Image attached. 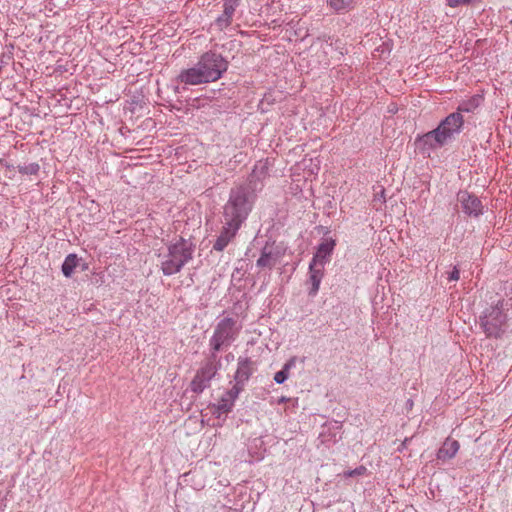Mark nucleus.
<instances>
[{"instance_id":"obj_7","label":"nucleus","mask_w":512,"mask_h":512,"mask_svg":"<svg viewBox=\"0 0 512 512\" xmlns=\"http://www.w3.org/2000/svg\"><path fill=\"white\" fill-rule=\"evenodd\" d=\"M506 316L498 308H493L482 319V327L489 337H498L502 331Z\"/></svg>"},{"instance_id":"obj_5","label":"nucleus","mask_w":512,"mask_h":512,"mask_svg":"<svg viewBox=\"0 0 512 512\" xmlns=\"http://www.w3.org/2000/svg\"><path fill=\"white\" fill-rule=\"evenodd\" d=\"M239 329L236 327V322L232 318H224L218 324L214 331L213 336L210 339V345L212 349L217 352L221 347L231 340H233L238 334Z\"/></svg>"},{"instance_id":"obj_8","label":"nucleus","mask_w":512,"mask_h":512,"mask_svg":"<svg viewBox=\"0 0 512 512\" xmlns=\"http://www.w3.org/2000/svg\"><path fill=\"white\" fill-rule=\"evenodd\" d=\"M458 199L462 204L465 213L469 215L478 216L482 212L481 201L467 192H460Z\"/></svg>"},{"instance_id":"obj_13","label":"nucleus","mask_w":512,"mask_h":512,"mask_svg":"<svg viewBox=\"0 0 512 512\" xmlns=\"http://www.w3.org/2000/svg\"><path fill=\"white\" fill-rule=\"evenodd\" d=\"M253 371V363L250 359L240 360L236 371L235 379L237 382L242 383L249 379Z\"/></svg>"},{"instance_id":"obj_12","label":"nucleus","mask_w":512,"mask_h":512,"mask_svg":"<svg viewBox=\"0 0 512 512\" xmlns=\"http://www.w3.org/2000/svg\"><path fill=\"white\" fill-rule=\"evenodd\" d=\"M324 265L311 262L309 265V274L312 288L310 295L314 296L319 290V286L323 277Z\"/></svg>"},{"instance_id":"obj_2","label":"nucleus","mask_w":512,"mask_h":512,"mask_svg":"<svg viewBox=\"0 0 512 512\" xmlns=\"http://www.w3.org/2000/svg\"><path fill=\"white\" fill-rule=\"evenodd\" d=\"M464 125V118L460 112L449 114L438 127L415 140L416 147L422 153H429L448 143L456 134H459Z\"/></svg>"},{"instance_id":"obj_19","label":"nucleus","mask_w":512,"mask_h":512,"mask_svg":"<svg viewBox=\"0 0 512 512\" xmlns=\"http://www.w3.org/2000/svg\"><path fill=\"white\" fill-rule=\"evenodd\" d=\"M39 165L37 163H31L19 169L20 173L24 174H36L39 171Z\"/></svg>"},{"instance_id":"obj_14","label":"nucleus","mask_w":512,"mask_h":512,"mask_svg":"<svg viewBox=\"0 0 512 512\" xmlns=\"http://www.w3.org/2000/svg\"><path fill=\"white\" fill-rule=\"evenodd\" d=\"M277 262V258L273 255L271 251H268L267 247H265L262 251L260 258L257 260V265L260 267H268L272 268Z\"/></svg>"},{"instance_id":"obj_18","label":"nucleus","mask_w":512,"mask_h":512,"mask_svg":"<svg viewBox=\"0 0 512 512\" xmlns=\"http://www.w3.org/2000/svg\"><path fill=\"white\" fill-rule=\"evenodd\" d=\"M367 472H368L367 468L364 465H360V466L356 467L353 470L345 471L342 474V476L344 478L356 477V476H364V475L367 474Z\"/></svg>"},{"instance_id":"obj_24","label":"nucleus","mask_w":512,"mask_h":512,"mask_svg":"<svg viewBox=\"0 0 512 512\" xmlns=\"http://www.w3.org/2000/svg\"><path fill=\"white\" fill-rule=\"evenodd\" d=\"M286 400H287V399H286L285 397H282V398H280L279 402H280V403H282V402H284V401H286Z\"/></svg>"},{"instance_id":"obj_20","label":"nucleus","mask_w":512,"mask_h":512,"mask_svg":"<svg viewBox=\"0 0 512 512\" xmlns=\"http://www.w3.org/2000/svg\"><path fill=\"white\" fill-rule=\"evenodd\" d=\"M471 0H448L447 1V5L452 7V8H455V7H458L460 5H465V4H468L470 3Z\"/></svg>"},{"instance_id":"obj_1","label":"nucleus","mask_w":512,"mask_h":512,"mask_svg":"<svg viewBox=\"0 0 512 512\" xmlns=\"http://www.w3.org/2000/svg\"><path fill=\"white\" fill-rule=\"evenodd\" d=\"M228 69V62L214 52L204 53L196 66L181 71L178 80L186 85H200L217 81Z\"/></svg>"},{"instance_id":"obj_23","label":"nucleus","mask_w":512,"mask_h":512,"mask_svg":"<svg viewBox=\"0 0 512 512\" xmlns=\"http://www.w3.org/2000/svg\"><path fill=\"white\" fill-rule=\"evenodd\" d=\"M231 407H232V404H227V403H222L219 405V410H221L222 412H229L231 410Z\"/></svg>"},{"instance_id":"obj_11","label":"nucleus","mask_w":512,"mask_h":512,"mask_svg":"<svg viewBox=\"0 0 512 512\" xmlns=\"http://www.w3.org/2000/svg\"><path fill=\"white\" fill-rule=\"evenodd\" d=\"M460 444L457 440L447 438L437 452V459L446 461L452 459L458 452Z\"/></svg>"},{"instance_id":"obj_22","label":"nucleus","mask_w":512,"mask_h":512,"mask_svg":"<svg viewBox=\"0 0 512 512\" xmlns=\"http://www.w3.org/2000/svg\"><path fill=\"white\" fill-rule=\"evenodd\" d=\"M459 277H460V272L456 267H454L453 271L451 272V274L449 276V280L457 281V280H459Z\"/></svg>"},{"instance_id":"obj_6","label":"nucleus","mask_w":512,"mask_h":512,"mask_svg":"<svg viewBox=\"0 0 512 512\" xmlns=\"http://www.w3.org/2000/svg\"><path fill=\"white\" fill-rule=\"evenodd\" d=\"M216 372L217 365L215 363V357L213 359H208L198 369L191 381V390L195 393H201L207 387L210 380L215 376Z\"/></svg>"},{"instance_id":"obj_10","label":"nucleus","mask_w":512,"mask_h":512,"mask_svg":"<svg viewBox=\"0 0 512 512\" xmlns=\"http://www.w3.org/2000/svg\"><path fill=\"white\" fill-rule=\"evenodd\" d=\"M239 229L240 228H235V226L226 225L224 223L222 231L213 245L214 250L223 251L236 236Z\"/></svg>"},{"instance_id":"obj_21","label":"nucleus","mask_w":512,"mask_h":512,"mask_svg":"<svg viewBox=\"0 0 512 512\" xmlns=\"http://www.w3.org/2000/svg\"><path fill=\"white\" fill-rule=\"evenodd\" d=\"M233 13H234V5L226 2L224 4V14L227 16V18H230Z\"/></svg>"},{"instance_id":"obj_9","label":"nucleus","mask_w":512,"mask_h":512,"mask_svg":"<svg viewBox=\"0 0 512 512\" xmlns=\"http://www.w3.org/2000/svg\"><path fill=\"white\" fill-rule=\"evenodd\" d=\"M336 242L332 238L324 239L318 246L316 253L314 254L312 261L317 264L325 265L330 255L332 254Z\"/></svg>"},{"instance_id":"obj_16","label":"nucleus","mask_w":512,"mask_h":512,"mask_svg":"<svg viewBox=\"0 0 512 512\" xmlns=\"http://www.w3.org/2000/svg\"><path fill=\"white\" fill-rule=\"evenodd\" d=\"M295 358H291L290 360H288L281 371H278L275 375H274V380L276 383L278 384H282L289 376V371L292 367L295 366Z\"/></svg>"},{"instance_id":"obj_15","label":"nucleus","mask_w":512,"mask_h":512,"mask_svg":"<svg viewBox=\"0 0 512 512\" xmlns=\"http://www.w3.org/2000/svg\"><path fill=\"white\" fill-rule=\"evenodd\" d=\"M78 263L77 256L75 254H69L63 264H62V272L66 277H70L74 272Z\"/></svg>"},{"instance_id":"obj_3","label":"nucleus","mask_w":512,"mask_h":512,"mask_svg":"<svg viewBox=\"0 0 512 512\" xmlns=\"http://www.w3.org/2000/svg\"><path fill=\"white\" fill-rule=\"evenodd\" d=\"M253 207L244 188H238L231 192L228 202L224 206V223L240 228L247 219Z\"/></svg>"},{"instance_id":"obj_17","label":"nucleus","mask_w":512,"mask_h":512,"mask_svg":"<svg viewBox=\"0 0 512 512\" xmlns=\"http://www.w3.org/2000/svg\"><path fill=\"white\" fill-rule=\"evenodd\" d=\"M356 0H329V5L335 11H341L353 6Z\"/></svg>"},{"instance_id":"obj_4","label":"nucleus","mask_w":512,"mask_h":512,"mask_svg":"<svg viewBox=\"0 0 512 512\" xmlns=\"http://www.w3.org/2000/svg\"><path fill=\"white\" fill-rule=\"evenodd\" d=\"M191 258L192 250L187 242L181 238L168 247V253L163 256L161 261V270L166 276L176 274Z\"/></svg>"}]
</instances>
